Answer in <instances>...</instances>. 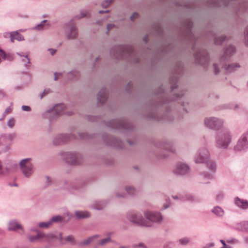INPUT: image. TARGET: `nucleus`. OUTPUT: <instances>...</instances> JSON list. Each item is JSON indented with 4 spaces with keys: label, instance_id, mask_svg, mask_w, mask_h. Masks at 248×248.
I'll use <instances>...</instances> for the list:
<instances>
[{
    "label": "nucleus",
    "instance_id": "25",
    "mask_svg": "<svg viewBox=\"0 0 248 248\" xmlns=\"http://www.w3.org/2000/svg\"><path fill=\"white\" fill-rule=\"evenodd\" d=\"M110 241V237L109 236L106 238L101 240L99 242V244L100 245H104L109 243Z\"/></svg>",
    "mask_w": 248,
    "mask_h": 248
},
{
    "label": "nucleus",
    "instance_id": "26",
    "mask_svg": "<svg viewBox=\"0 0 248 248\" xmlns=\"http://www.w3.org/2000/svg\"><path fill=\"white\" fill-rule=\"evenodd\" d=\"M6 55L5 52L0 49V63L6 58Z\"/></svg>",
    "mask_w": 248,
    "mask_h": 248
},
{
    "label": "nucleus",
    "instance_id": "12",
    "mask_svg": "<svg viewBox=\"0 0 248 248\" xmlns=\"http://www.w3.org/2000/svg\"><path fill=\"white\" fill-rule=\"evenodd\" d=\"M11 40L14 42L15 40L21 41L23 39V36L17 31L12 32L10 34Z\"/></svg>",
    "mask_w": 248,
    "mask_h": 248
},
{
    "label": "nucleus",
    "instance_id": "41",
    "mask_svg": "<svg viewBox=\"0 0 248 248\" xmlns=\"http://www.w3.org/2000/svg\"><path fill=\"white\" fill-rule=\"evenodd\" d=\"M48 50L50 51L51 55H54L56 52V50L54 49H48Z\"/></svg>",
    "mask_w": 248,
    "mask_h": 248
},
{
    "label": "nucleus",
    "instance_id": "50",
    "mask_svg": "<svg viewBox=\"0 0 248 248\" xmlns=\"http://www.w3.org/2000/svg\"><path fill=\"white\" fill-rule=\"evenodd\" d=\"M107 12V11H99V13H106V12Z\"/></svg>",
    "mask_w": 248,
    "mask_h": 248
},
{
    "label": "nucleus",
    "instance_id": "52",
    "mask_svg": "<svg viewBox=\"0 0 248 248\" xmlns=\"http://www.w3.org/2000/svg\"><path fill=\"white\" fill-rule=\"evenodd\" d=\"M173 198L174 199H176V198H177V197H176H176H173Z\"/></svg>",
    "mask_w": 248,
    "mask_h": 248
},
{
    "label": "nucleus",
    "instance_id": "3",
    "mask_svg": "<svg viewBox=\"0 0 248 248\" xmlns=\"http://www.w3.org/2000/svg\"><path fill=\"white\" fill-rule=\"evenodd\" d=\"M30 160V158L24 159L20 163L21 169L26 177H29L33 171Z\"/></svg>",
    "mask_w": 248,
    "mask_h": 248
},
{
    "label": "nucleus",
    "instance_id": "1",
    "mask_svg": "<svg viewBox=\"0 0 248 248\" xmlns=\"http://www.w3.org/2000/svg\"><path fill=\"white\" fill-rule=\"evenodd\" d=\"M146 220L142 218L139 215L131 213L129 214L128 219L136 224L143 226H151V222H159L162 220V217L159 213L147 212L145 213Z\"/></svg>",
    "mask_w": 248,
    "mask_h": 248
},
{
    "label": "nucleus",
    "instance_id": "32",
    "mask_svg": "<svg viewBox=\"0 0 248 248\" xmlns=\"http://www.w3.org/2000/svg\"><path fill=\"white\" fill-rule=\"evenodd\" d=\"M112 0H106L102 3V6L106 7L108 6L111 2Z\"/></svg>",
    "mask_w": 248,
    "mask_h": 248
},
{
    "label": "nucleus",
    "instance_id": "42",
    "mask_svg": "<svg viewBox=\"0 0 248 248\" xmlns=\"http://www.w3.org/2000/svg\"><path fill=\"white\" fill-rule=\"evenodd\" d=\"M60 76H61L60 73H55L54 74V80H56Z\"/></svg>",
    "mask_w": 248,
    "mask_h": 248
},
{
    "label": "nucleus",
    "instance_id": "7",
    "mask_svg": "<svg viewBox=\"0 0 248 248\" xmlns=\"http://www.w3.org/2000/svg\"><path fill=\"white\" fill-rule=\"evenodd\" d=\"M248 145V134L247 136L244 135L239 140L237 144L235 147L236 150H241L247 147Z\"/></svg>",
    "mask_w": 248,
    "mask_h": 248
},
{
    "label": "nucleus",
    "instance_id": "20",
    "mask_svg": "<svg viewBox=\"0 0 248 248\" xmlns=\"http://www.w3.org/2000/svg\"><path fill=\"white\" fill-rule=\"evenodd\" d=\"M70 34L69 36V38H74L77 36V31L75 28V27L73 26H71L70 27Z\"/></svg>",
    "mask_w": 248,
    "mask_h": 248
},
{
    "label": "nucleus",
    "instance_id": "24",
    "mask_svg": "<svg viewBox=\"0 0 248 248\" xmlns=\"http://www.w3.org/2000/svg\"><path fill=\"white\" fill-rule=\"evenodd\" d=\"M39 226L41 228H48L52 225L50 220L46 222H42L39 224Z\"/></svg>",
    "mask_w": 248,
    "mask_h": 248
},
{
    "label": "nucleus",
    "instance_id": "33",
    "mask_svg": "<svg viewBox=\"0 0 248 248\" xmlns=\"http://www.w3.org/2000/svg\"><path fill=\"white\" fill-rule=\"evenodd\" d=\"M64 241L73 243L74 242V239L72 236H68L65 237Z\"/></svg>",
    "mask_w": 248,
    "mask_h": 248
},
{
    "label": "nucleus",
    "instance_id": "39",
    "mask_svg": "<svg viewBox=\"0 0 248 248\" xmlns=\"http://www.w3.org/2000/svg\"><path fill=\"white\" fill-rule=\"evenodd\" d=\"M22 108V109L24 111H30L31 110L30 107L27 106H23Z\"/></svg>",
    "mask_w": 248,
    "mask_h": 248
},
{
    "label": "nucleus",
    "instance_id": "21",
    "mask_svg": "<svg viewBox=\"0 0 248 248\" xmlns=\"http://www.w3.org/2000/svg\"><path fill=\"white\" fill-rule=\"evenodd\" d=\"M98 237V235H94L89 237L87 240H85L83 242V245H88L92 242H93L94 240Z\"/></svg>",
    "mask_w": 248,
    "mask_h": 248
},
{
    "label": "nucleus",
    "instance_id": "28",
    "mask_svg": "<svg viewBox=\"0 0 248 248\" xmlns=\"http://www.w3.org/2000/svg\"><path fill=\"white\" fill-rule=\"evenodd\" d=\"M245 43L247 46H248V26L247 27L244 32Z\"/></svg>",
    "mask_w": 248,
    "mask_h": 248
},
{
    "label": "nucleus",
    "instance_id": "15",
    "mask_svg": "<svg viewBox=\"0 0 248 248\" xmlns=\"http://www.w3.org/2000/svg\"><path fill=\"white\" fill-rule=\"evenodd\" d=\"M240 67V65L237 63H232L229 65L226 68L227 72H231L235 70L237 68Z\"/></svg>",
    "mask_w": 248,
    "mask_h": 248
},
{
    "label": "nucleus",
    "instance_id": "49",
    "mask_svg": "<svg viewBox=\"0 0 248 248\" xmlns=\"http://www.w3.org/2000/svg\"><path fill=\"white\" fill-rule=\"evenodd\" d=\"M221 242L224 245V247L225 248V247L226 246V244H225V243L224 241L221 240Z\"/></svg>",
    "mask_w": 248,
    "mask_h": 248
},
{
    "label": "nucleus",
    "instance_id": "19",
    "mask_svg": "<svg viewBox=\"0 0 248 248\" xmlns=\"http://www.w3.org/2000/svg\"><path fill=\"white\" fill-rule=\"evenodd\" d=\"M62 220V217L60 216H56L53 217L50 220V221L52 225L54 223H57L61 222Z\"/></svg>",
    "mask_w": 248,
    "mask_h": 248
},
{
    "label": "nucleus",
    "instance_id": "45",
    "mask_svg": "<svg viewBox=\"0 0 248 248\" xmlns=\"http://www.w3.org/2000/svg\"><path fill=\"white\" fill-rule=\"evenodd\" d=\"M214 71L215 74H217L218 73V70L217 69V66L216 64H214Z\"/></svg>",
    "mask_w": 248,
    "mask_h": 248
},
{
    "label": "nucleus",
    "instance_id": "11",
    "mask_svg": "<svg viewBox=\"0 0 248 248\" xmlns=\"http://www.w3.org/2000/svg\"><path fill=\"white\" fill-rule=\"evenodd\" d=\"M75 216L78 218L81 219L89 217L90 214L88 212L86 211H77L75 213Z\"/></svg>",
    "mask_w": 248,
    "mask_h": 248
},
{
    "label": "nucleus",
    "instance_id": "35",
    "mask_svg": "<svg viewBox=\"0 0 248 248\" xmlns=\"http://www.w3.org/2000/svg\"><path fill=\"white\" fill-rule=\"evenodd\" d=\"M70 156H71L70 157L71 158V159L70 160L66 159V161H67L70 164H74L75 163L74 157H73V155H70Z\"/></svg>",
    "mask_w": 248,
    "mask_h": 248
},
{
    "label": "nucleus",
    "instance_id": "8",
    "mask_svg": "<svg viewBox=\"0 0 248 248\" xmlns=\"http://www.w3.org/2000/svg\"><path fill=\"white\" fill-rule=\"evenodd\" d=\"M189 170L188 167L185 164L179 163L177 164L175 173L178 174H185Z\"/></svg>",
    "mask_w": 248,
    "mask_h": 248
},
{
    "label": "nucleus",
    "instance_id": "23",
    "mask_svg": "<svg viewBox=\"0 0 248 248\" xmlns=\"http://www.w3.org/2000/svg\"><path fill=\"white\" fill-rule=\"evenodd\" d=\"M47 22V20H43L40 24H39L37 26L35 27L36 30H42L44 29H46V23Z\"/></svg>",
    "mask_w": 248,
    "mask_h": 248
},
{
    "label": "nucleus",
    "instance_id": "36",
    "mask_svg": "<svg viewBox=\"0 0 248 248\" xmlns=\"http://www.w3.org/2000/svg\"><path fill=\"white\" fill-rule=\"evenodd\" d=\"M87 15V13L85 11L81 12L80 15V16L78 17V18H83L85 17Z\"/></svg>",
    "mask_w": 248,
    "mask_h": 248
},
{
    "label": "nucleus",
    "instance_id": "4",
    "mask_svg": "<svg viewBox=\"0 0 248 248\" xmlns=\"http://www.w3.org/2000/svg\"><path fill=\"white\" fill-rule=\"evenodd\" d=\"M62 112V105L59 104L56 105L52 109L46 111V115H47L48 113H50L49 119L50 121H53L61 116Z\"/></svg>",
    "mask_w": 248,
    "mask_h": 248
},
{
    "label": "nucleus",
    "instance_id": "53",
    "mask_svg": "<svg viewBox=\"0 0 248 248\" xmlns=\"http://www.w3.org/2000/svg\"><path fill=\"white\" fill-rule=\"evenodd\" d=\"M120 248H126L123 247H121Z\"/></svg>",
    "mask_w": 248,
    "mask_h": 248
},
{
    "label": "nucleus",
    "instance_id": "29",
    "mask_svg": "<svg viewBox=\"0 0 248 248\" xmlns=\"http://www.w3.org/2000/svg\"><path fill=\"white\" fill-rule=\"evenodd\" d=\"M225 39V37L224 36H221L216 38L215 40V43L217 44H220V42H222Z\"/></svg>",
    "mask_w": 248,
    "mask_h": 248
},
{
    "label": "nucleus",
    "instance_id": "9",
    "mask_svg": "<svg viewBox=\"0 0 248 248\" xmlns=\"http://www.w3.org/2000/svg\"><path fill=\"white\" fill-rule=\"evenodd\" d=\"M234 202L235 204L238 207L242 209H247L248 208V201L247 200L236 197L235 198Z\"/></svg>",
    "mask_w": 248,
    "mask_h": 248
},
{
    "label": "nucleus",
    "instance_id": "22",
    "mask_svg": "<svg viewBox=\"0 0 248 248\" xmlns=\"http://www.w3.org/2000/svg\"><path fill=\"white\" fill-rule=\"evenodd\" d=\"M16 136L15 133H9L5 135V139L8 141H11L16 138Z\"/></svg>",
    "mask_w": 248,
    "mask_h": 248
},
{
    "label": "nucleus",
    "instance_id": "18",
    "mask_svg": "<svg viewBox=\"0 0 248 248\" xmlns=\"http://www.w3.org/2000/svg\"><path fill=\"white\" fill-rule=\"evenodd\" d=\"M213 212L218 216H222L224 214L223 210L219 207H216L213 210Z\"/></svg>",
    "mask_w": 248,
    "mask_h": 248
},
{
    "label": "nucleus",
    "instance_id": "27",
    "mask_svg": "<svg viewBox=\"0 0 248 248\" xmlns=\"http://www.w3.org/2000/svg\"><path fill=\"white\" fill-rule=\"evenodd\" d=\"M15 124V120L13 118H11L7 122V125L10 127L12 128Z\"/></svg>",
    "mask_w": 248,
    "mask_h": 248
},
{
    "label": "nucleus",
    "instance_id": "5",
    "mask_svg": "<svg viewBox=\"0 0 248 248\" xmlns=\"http://www.w3.org/2000/svg\"><path fill=\"white\" fill-rule=\"evenodd\" d=\"M204 123L207 127L215 129H218L222 127L223 124L221 120L214 117L205 119Z\"/></svg>",
    "mask_w": 248,
    "mask_h": 248
},
{
    "label": "nucleus",
    "instance_id": "16",
    "mask_svg": "<svg viewBox=\"0 0 248 248\" xmlns=\"http://www.w3.org/2000/svg\"><path fill=\"white\" fill-rule=\"evenodd\" d=\"M235 51L234 47L232 46H229L226 49L225 52V57L230 56Z\"/></svg>",
    "mask_w": 248,
    "mask_h": 248
},
{
    "label": "nucleus",
    "instance_id": "37",
    "mask_svg": "<svg viewBox=\"0 0 248 248\" xmlns=\"http://www.w3.org/2000/svg\"><path fill=\"white\" fill-rule=\"evenodd\" d=\"M244 226V229L245 230L248 231V221H244L242 223Z\"/></svg>",
    "mask_w": 248,
    "mask_h": 248
},
{
    "label": "nucleus",
    "instance_id": "46",
    "mask_svg": "<svg viewBox=\"0 0 248 248\" xmlns=\"http://www.w3.org/2000/svg\"><path fill=\"white\" fill-rule=\"evenodd\" d=\"M46 182L47 183V185H49L51 182L50 179L48 177H46Z\"/></svg>",
    "mask_w": 248,
    "mask_h": 248
},
{
    "label": "nucleus",
    "instance_id": "17",
    "mask_svg": "<svg viewBox=\"0 0 248 248\" xmlns=\"http://www.w3.org/2000/svg\"><path fill=\"white\" fill-rule=\"evenodd\" d=\"M62 141V135L60 134L56 136L53 141V144L55 145H60Z\"/></svg>",
    "mask_w": 248,
    "mask_h": 248
},
{
    "label": "nucleus",
    "instance_id": "30",
    "mask_svg": "<svg viewBox=\"0 0 248 248\" xmlns=\"http://www.w3.org/2000/svg\"><path fill=\"white\" fill-rule=\"evenodd\" d=\"M127 192L129 194H133L135 193V189L132 187H128L126 188Z\"/></svg>",
    "mask_w": 248,
    "mask_h": 248
},
{
    "label": "nucleus",
    "instance_id": "48",
    "mask_svg": "<svg viewBox=\"0 0 248 248\" xmlns=\"http://www.w3.org/2000/svg\"><path fill=\"white\" fill-rule=\"evenodd\" d=\"M2 173V166H1V163L0 162V174Z\"/></svg>",
    "mask_w": 248,
    "mask_h": 248
},
{
    "label": "nucleus",
    "instance_id": "2",
    "mask_svg": "<svg viewBox=\"0 0 248 248\" xmlns=\"http://www.w3.org/2000/svg\"><path fill=\"white\" fill-rule=\"evenodd\" d=\"M231 140V136L227 131L219 133L217 140V146L219 147L226 148Z\"/></svg>",
    "mask_w": 248,
    "mask_h": 248
},
{
    "label": "nucleus",
    "instance_id": "34",
    "mask_svg": "<svg viewBox=\"0 0 248 248\" xmlns=\"http://www.w3.org/2000/svg\"><path fill=\"white\" fill-rule=\"evenodd\" d=\"M139 16V15L137 13H134L133 14V15L131 16L130 19L131 20L133 21L135 19L138 18Z\"/></svg>",
    "mask_w": 248,
    "mask_h": 248
},
{
    "label": "nucleus",
    "instance_id": "47",
    "mask_svg": "<svg viewBox=\"0 0 248 248\" xmlns=\"http://www.w3.org/2000/svg\"><path fill=\"white\" fill-rule=\"evenodd\" d=\"M113 25L112 24H108V30H110L111 29L113 28Z\"/></svg>",
    "mask_w": 248,
    "mask_h": 248
},
{
    "label": "nucleus",
    "instance_id": "10",
    "mask_svg": "<svg viewBox=\"0 0 248 248\" xmlns=\"http://www.w3.org/2000/svg\"><path fill=\"white\" fill-rule=\"evenodd\" d=\"M9 230L17 231L19 230H22L21 226L16 221H11L9 224Z\"/></svg>",
    "mask_w": 248,
    "mask_h": 248
},
{
    "label": "nucleus",
    "instance_id": "44",
    "mask_svg": "<svg viewBox=\"0 0 248 248\" xmlns=\"http://www.w3.org/2000/svg\"><path fill=\"white\" fill-rule=\"evenodd\" d=\"M23 61L25 62V63H29L30 62V60L27 57H25L23 59Z\"/></svg>",
    "mask_w": 248,
    "mask_h": 248
},
{
    "label": "nucleus",
    "instance_id": "51",
    "mask_svg": "<svg viewBox=\"0 0 248 248\" xmlns=\"http://www.w3.org/2000/svg\"><path fill=\"white\" fill-rule=\"evenodd\" d=\"M94 208H96V209H98V210H100V209H102V207H94Z\"/></svg>",
    "mask_w": 248,
    "mask_h": 248
},
{
    "label": "nucleus",
    "instance_id": "40",
    "mask_svg": "<svg viewBox=\"0 0 248 248\" xmlns=\"http://www.w3.org/2000/svg\"><path fill=\"white\" fill-rule=\"evenodd\" d=\"M107 99V96L106 94L103 93V95L102 96V99L99 98L98 99L99 100V101L100 102H104L106 99Z\"/></svg>",
    "mask_w": 248,
    "mask_h": 248
},
{
    "label": "nucleus",
    "instance_id": "43",
    "mask_svg": "<svg viewBox=\"0 0 248 248\" xmlns=\"http://www.w3.org/2000/svg\"><path fill=\"white\" fill-rule=\"evenodd\" d=\"M134 248H146L142 244H140L138 246H135Z\"/></svg>",
    "mask_w": 248,
    "mask_h": 248
},
{
    "label": "nucleus",
    "instance_id": "13",
    "mask_svg": "<svg viewBox=\"0 0 248 248\" xmlns=\"http://www.w3.org/2000/svg\"><path fill=\"white\" fill-rule=\"evenodd\" d=\"M46 237V235L44 233L42 232H38L36 236H30L29 239L31 241H34L37 239H42Z\"/></svg>",
    "mask_w": 248,
    "mask_h": 248
},
{
    "label": "nucleus",
    "instance_id": "6",
    "mask_svg": "<svg viewBox=\"0 0 248 248\" xmlns=\"http://www.w3.org/2000/svg\"><path fill=\"white\" fill-rule=\"evenodd\" d=\"M200 155L201 156V158L200 160L196 159V162L197 163L207 162L208 167H209L212 170H214L216 169V165L215 163L212 161L208 160L209 153L207 151H204L203 153H200Z\"/></svg>",
    "mask_w": 248,
    "mask_h": 248
},
{
    "label": "nucleus",
    "instance_id": "31",
    "mask_svg": "<svg viewBox=\"0 0 248 248\" xmlns=\"http://www.w3.org/2000/svg\"><path fill=\"white\" fill-rule=\"evenodd\" d=\"M181 245H186L189 242V240L186 238H184L179 240Z\"/></svg>",
    "mask_w": 248,
    "mask_h": 248
},
{
    "label": "nucleus",
    "instance_id": "14",
    "mask_svg": "<svg viewBox=\"0 0 248 248\" xmlns=\"http://www.w3.org/2000/svg\"><path fill=\"white\" fill-rule=\"evenodd\" d=\"M196 57L199 62L201 64H202V59L205 60H207V55L205 52H202L199 53Z\"/></svg>",
    "mask_w": 248,
    "mask_h": 248
},
{
    "label": "nucleus",
    "instance_id": "38",
    "mask_svg": "<svg viewBox=\"0 0 248 248\" xmlns=\"http://www.w3.org/2000/svg\"><path fill=\"white\" fill-rule=\"evenodd\" d=\"M49 92H50L49 89L45 90L43 94L41 95V98H42L43 97V96L48 93Z\"/></svg>",
    "mask_w": 248,
    "mask_h": 248
}]
</instances>
